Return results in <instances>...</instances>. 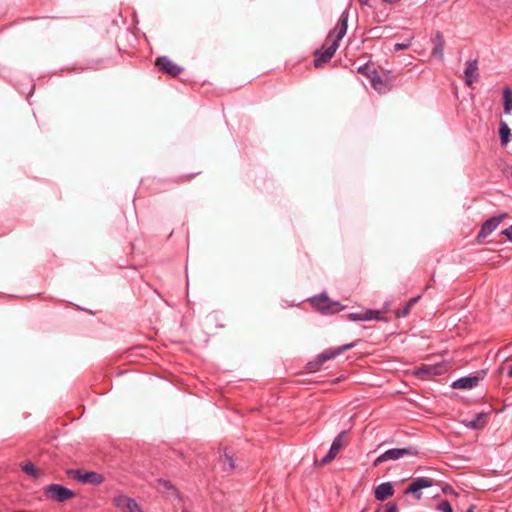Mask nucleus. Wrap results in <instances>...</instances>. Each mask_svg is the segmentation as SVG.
<instances>
[{"label":"nucleus","mask_w":512,"mask_h":512,"mask_svg":"<svg viewBox=\"0 0 512 512\" xmlns=\"http://www.w3.org/2000/svg\"><path fill=\"white\" fill-rule=\"evenodd\" d=\"M348 29V12L344 11L334 29L327 35L326 41L329 43L324 44L321 48L317 49L314 53V66L321 68L323 65L328 63L337 49L339 48V42L346 35Z\"/></svg>","instance_id":"1"},{"label":"nucleus","mask_w":512,"mask_h":512,"mask_svg":"<svg viewBox=\"0 0 512 512\" xmlns=\"http://www.w3.org/2000/svg\"><path fill=\"white\" fill-rule=\"evenodd\" d=\"M418 454L417 450L413 447H407V448H392L381 455H379L373 462V466H378L381 463H384L386 461L390 460H399L405 456H416Z\"/></svg>","instance_id":"2"},{"label":"nucleus","mask_w":512,"mask_h":512,"mask_svg":"<svg viewBox=\"0 0 512 512\" xmlns=\"http://www.w3.org/2000/svg\"><path fill=\"white\" fill-rule=\"evenodd\" d=\"M311 304L322 314H333L343 310V306L336 301H331L326 294L311 298Z\"/></svg>","instance_id":"3"},{"label":"nucleus","mask_w":512,"mask_h":512,"mask_svg":"<svg viewBox=\"0 0 512 512\" xmlns=\"http://www.w3.org/2000/svg\"><path fill=\"white\" fill-rule=\"evenodd\" d=\"M113 505L121 512H145L140 504L125 494H118L112 498Z\"/></svg>","instance_id":"4"},{"label":"nucleus","mask_w":512,"mask_h":512,"mask_svg":"<svg viewBox=\"0 0 512 512\" xmlns=\"http://www.w3.org/2000/svg\"><path fill=\"white\" fill-rule=\"evenodd\" d=\"M44 494L57 502H64L69 499H72L75 496V493L60 485V484H51L44 488Z\"/></svg>","instance_id":"5"},{"label":"nucleus","mask_w":512,"mask_h":512,"mask_svg":"<svg viewBox=\"0 0 512 512\" xmlns=\"http://www.w3.org/2000/svg\"><path fill=\"white\" fill-rule=\"evenodd\" d=\"M483 377H484V371H481L474 375L461 377V378L455 380L451 384V387L453 389H461V390L472 389L479 384V382L483 379Z\"/></svg>","instance_id":"6"},{"label":"nucleus","mask_w":512,"mask_h":512,"mask_svg":"<svg viewBox=\"0 0 512 512\" xmlns=\"http://www.w3.org/2000/svg\"><path fill=\"white\" fill-rule=\"evenodd\" d=\"M73 476L83 484L99 485L104 482V477L94 471H83L80 469L72 471Z\"/></svg>","instance_id":"7"},{"label":"nucleus","mask_w":512,"mask_h":512,"mask_svg":"<svg viewBox=\"0 0 512 512\" xmlns=\"http://www.w3.org/2000/svg\"><path fill=\"white\" fill-rule=\"evenodd\" d=\"M371 86L381 94L389 92L394 86V78L390 76L381 77L378 73L370 80Z\"/></svg>","instance_id":"8"},{"label":"nucleus","mask_w":512,"mask_h":512,"mask_svg":"<svg viewBox=\"0 0 512 512\" xmlns=\"http://www.w3.org/2000/svg\"><path fill=\"white\" fill-rule=\"evenodd\" d=\"M346 431L341 432L332 442L328 453L321 459V464H327L332 461L343 447Z\"/></svg>","instance_id":"9"},{"label":"nucleus","mask_w":512,"mask_h":512,"mask_svg":"<svg viewBox=\"0 0 512 512\" xmlns=\"http://www.w3.org/2000/svg\"><path fill=\"white\" fill-rule=\"evenodd\" d=\"M433 485L431 479L426 477H420L413 480L409 486L405 489V494H413L417 499L421 498L420 490L424 488H429Z\"/></svg>","instance_id":"10"},{"label":"nucleus","mask_w":512,"mask_h":512,"mask_svg":"<svg viewBox=\"0 0 512 512\" xmlns=\"http://www.w3.org/2000/svg\"><path fill=\"white\" fill-rule=\"evenodd\" d=\"M448 371L446 363L423 364L415 370L416 375H441Z\"/></svg>","instance_id":"11"},{"label":"nucleus","mask_w":512,"mask_h":512,"mask_svg":"<svg viewBox=\"0 0 512 512\" xmlns=\"http://www.w3.org/2000/svg\"><path fill=\"white\" fill-rule=\"evenodd\" d=\"M506 217H507L506 213H501V214L492 216L491 218L486 220L481 226L479 236L487 237L488 235H490Z\"/></svg>","instance_id":"12"},{"label":"nucleus","mask_w":512,"mask_h":512,"mask_svg":"<svg viewBox=\"0 0 512 512\" xmlns=\"http://www.w3.org/2000/svg\"><path fill=\"white\" fill-rule=\"evenodd\" d=\"M156 65L159 68V70L171 76H177L182 71L181 67L176 65L166 56L157 58Z\"/></svg>","instance_id":"13"},{"label":"nucleus","mask_w":512,"mask_h":512,"mask_svg":"<svg viewBox=\"0 0 512 512\" xmlns=\"http://www.w3.org/2000/svg\"><path fill=\"white\" fill-rule=\"evenodd\" d=\"M354 346H355L354 343H349V344H345V345H342L337 348H330V349L322 352L321 354H319L317 357V360L319 363H324L328 360L335 358L336 356L340 355L341 353L353 348Z\"/></svg>","instance_id":"14"},{"label":"nucleus","mask_w":512,"mask_h":512,"mask_svg":"<svg viewBox=\"0 0 512 512\" xmlns=\"http://www.w3.org/2000/svg\"><path fill=\"white\" fill-rule=\"evenodd\" d=\"M433 48L431 51L432 56L438 58L439 60H443L444 58V37L441 32L437 31L432 38Z\"/></svg>","instance_id":"15"},{"label":"nucleus","mask_w":512,"mask_h":512,"mask_svg":"<svg viewBox=\"0 0 512 512\" xmlns=\"http://www.w3.org/2000/svg\"><path fill=\"white\" fill-rule=\"evenodd\" d=\"M486 417V413H477L471 419L463 420V424L470 429H480L486 425Z\"/></svg>","instance_id":"16"},{"label":"nucleus","mask_w":512,"mask_h":512,"mask_svg":"<svg viewBox=\"0 0 512 512\" xmlns=\"http://www.w3.org/2000/svg\"><path fill=\"white\" fill-rule=\"evenodd\" d=\"M393 494L394 488L390 482L381 483L375 489V498L379 501H384Z\"/></svg>","instance_id":"17"},{"label":"nucleus","mask_w":512,"mask_h":512,"mask_svg":"<svg viewBox=\"0 0 512 512\" xmlns=\"http://www.w3.org/2000/svg\"><path fill=\"white\" fill-rule=\"evenodd\" d=\"M464 75L466 84L471 86L478 76V63L476 60L467 62Z\"/></svg>","instance_id":"18"},{"label":"nucleus","mask_w":512,"mask_h":512,"mask_svg":"<svg viewBox=\"0 0 512 512\" xmlns=\"http://www.w3.org/2000/svg\"><path fill=\"white\" fill-rule=\"evenodd\" d=\"M219 461L222 465V469L225 471H232L235 468L233 455L230 454L227 449H224L223 453L220 455Z\"/></svg>","instance_id":"19"},{"label":"nucleus","mask_w":512,"mask_h":512,"mask_svg":"<svg viewBox=\"0 0 512 512\" xmlns=\"http://www.w3.org/2000/svg\"><path fill=\"white\" fill-rule=\"evenodd\" d=\"M499 135H500V142L501 145L505 146L507 145L511 140V130L508 126V124L504 121L500 122L499 126Z\"/></svg>","instance_id":"20"},{"label":"nucleus","mask_w":512,"mask_h":512,"mask_svg":"<svg viewBox=\"0 0 512 512\" xmlns=\"http://www.w3.org/2000/svg\"><path fill=\"white\" fill-rule=\"evenodd\" d=\"M503 104L505 113L510 114L512 111V90L510 87L503 89Z\"/></svg>","instance_id":"21"},{"label":"nucleus","mask_w":512,"mask_h":512,"mask_svg":"<svg viewBox=\"0 0 512 512\" xmlns=\"http://www.w3.org/2000/svg\"><path fill=\"white\" fill-rule=\"evenodd\" d=\"M358 73L364 75L369 80H371L373 78V76L376 75L378 72L376 71V69L373 67L372 64L365 63L364 65H361L358 68Z\"/></svg>","instance_id":"22"},{"label":"nucleus","mask_w":512,"mask_h":512,"mask_svg":"<svg viewBox=\"0 0 512 512\" xmlns=\"http://www.w3.org/2000/svg\"><path fill=\"white\" fill-rule=\"evenodd\" d=\"M21 467L23 472L33 478H38L41 475L40 470L36 468L31 462L24 463Z\"/></svg>","instance_id":"23"},{"label":"nucleus","mask_w":512,"mask_h":512,"mask_svg":"<svg viewBox=\"0 0 512 512\" xmlns=\"http://www.w3.org/2000/svg\"><path fill=\"white\" fill-rule=\"evenodd\" d=\"M364 319H365V321L384 320V318L379 310H365L364 311Z\"/></svg>","instance_id":"24"},{"label":"nucleus","mask_w":512,"mask_h":512,"mask_svg":"<svg viewBox=\"0 0 512 512\" xmlns=\"http://www.w3.org/2000/svg\"><path fill=\"white\" fill-rule=\"evenodd\" d=\"M436 509L440 512H453V508H452V505L449 501L447 500H442L440 501L437 506H436Z\"/></svg>","instance_id":"25"},{"label":"nucleus","mask_w":512,"mask_h":512,"mask_svg":"<svg viewBox=\"0 0 512 512\" xmlns=\"http://www.w3.org/2000/svg\"><path fill=\"white\" fill-rule=\"evenodd\" d=\"M348 319L352 321H365L364 312L350 313L348 314Z\"/></svg>","instance_id":"26"},{"label":"nucleus","mask_w":512,"mask_h":512,"mask_svg":"<svg viewBox=\"0 0 512 512\" xmlns=\"http://www.w3.org/2000/svg\"><path fill=\"white\" fill-rule=\"evenodd\" d=\"M411 45V40H408L406 42H403V43H396L394 45V51H399V50H404V49H407L409 48Z\"/></svg>","instance_id":"27"},{"label":"nucleus","mask_w":512,"mask_h":512,"mask_svg":"<svg viewBox=\"0 0 512 512\" xmlns=\"http://www.w3.org/2000/svg\"><path fill=\"white\" fill-rule=\"evenodd\" d=\"M411 310L410 304H406L405 307L401 311L396 312L397 317H405L409 314Z\"/></svg>","instance_id":"28"},{"label":"nucleus","mask_w":512,"mask_h":512,"mask_svg":"<svg viewBox=\"0 0 512 512\" xmlns=\"http://www.w3.org/2000/svg\"><path fill=\"white\" fill-rule=\"evenodd\" d=\"M385 512H398L397 505L395 503H389L386 507Z\"/></svg>","instance_id":"29"},{"label":"nucleus","mask_w":512,"mask_h":512,"mask_svg":"<svg viewBox=\"0 0 512 512\" xmlns=\"http://www.w3.org/2000/svg\"><path fill=\"white\" fill-rule=\"evenodd\" d=\"M503 234H504V235H505L509 240H512V225H511L509 228L505 229V230L503 231Z\"/></svg>","instance_id":"30"},{"label":"nucleus","mask_w":512,"mask_h":512,"mask_svg":"<svg viewBox=\"0 0 512 512\" xmlns=\"http://www.w3.org/2000/svg\"><path fill=\"white\" fill-rule=\"evenodd\" d=\"M417 301H418V297H415V298L410 299L407 304H410V307H412Z\"/></svg>","instance_id":"31"},{"label":"nucleus","mask_w":512,"mask_h":512,"mask_svg":"<svg viewBox=\"0 0 512 512\" xmlns=\"http://www.w3.org/2000/svg\"><path fill=\"white\" fill-rule=\"evenodd\" d=\"M506 374L509 378H512V365L507 368Z\"/></svg>","instance_id":"32"},{"label":"nucleus","mask_w":512,"mask_h":512,"mask_svg":"<svg viewBox=\"0 0 512 512\" xmlns=\"http://www.w3.org/2000/svg\"><path fill=\"white\" fill-rule=\"evenodd\" d=\"M474 510H475V505H474V504H471V505L466 509V511H465V512H474Z\"/></svg>","instance_id":"33"},{"label":"nucleus","mask_w":512,"mask_h":512,"mask_svg":"<svg viewBox=\"0 0 512 512\" xmlns=\"http://www.w3.org/2000/svg\"><path fill=\"white\" fill-rule=\"evenodd\" d=\"M499 370L502 372L505 370V367L501 366Z\"/></svg>","instance_id":"34"},{"label":"nucleus","mask_w":512,"mask_h":512,"mask_svg":"<svg viewBox=\"0 0 512 512\" xmlns=\"http://www.w3.org/2000/svg\"><path fill=\"white\" fill-rule=\"evenodd\" d=\"M385 2L391 3L393 0H384Z\"/></svg>","instance_id":"35"},{"label":"nucleus","mask_w":512,"mask_h":512,"mask_svg":"<svg viewBox=\"0 0 512 512\" xmlns=\"http://www.w3.org/2000/svg\"><path fill=\"white\" fill-rule=\"evenodd\" d=\"M182 512H189L188 510H183Z\"/></svg>","instance_id":"36"}]
</instances>
